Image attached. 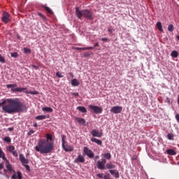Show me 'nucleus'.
<instances>
[{"label": "nucleus", "mask_w": 179, "mask_h": 179, "mask_svg": "<svg viewBox=\"0 0 179 179\" xmlns=\"http://www.w3.org/2000/svg\"><path fill=\"white\" fill-rule=\"evenodd\" d=\"M6 103H8V105ZM2 106V110L4 113L7 114H16L17 113H23L26 111L27 108H26V105L21 102L19 99H7L3 100L2 102H0V107Z\"/></svg>", "instance_id": "1"}, {"label": "nucleus", "mask_w": 179, "mask_h": 179, "mask_svg": "<svg viewBox=\"0 0 179 179\" xmlns=\"http://www.w3.org/2000/svg\"><path fill=\"white\" fill-rule=\"evenodd\" d=\"M36 152L42 154L51 153L54 150V143L48 141V140L40 141L38 146L36 147Z\"/></svg>", "instance_id": "2"}, {"label": "nucleus", "mask_w": 179, "mask_h": 179, "mask_svg": "<svg viewBox=\"0 0 179 179\" xmlns=\"http://www.w3.org/2000/svg\"><path fill=\"white\" fill-rule=\"evenodd\" d=\"M76 15L78 19H82V17H84L88 20H93V13L89 10H80L78 7H76Z\"/></svg>", "instance_id": "3"}, {"label": "nucleus", "mask_w": 179, "mask_h": 179, "mask_svg": "<svg viewBox=\"0 0 179 179\" xmlns=\"http://www.w3.org/2000/svg\"><path fill=\"white\" fill-rule=\"evenodd\" d=\"M16 86H17V84H8L6 85V87L7 89H11V92L13 93H22V92H24V90H26V87H17V88H15L16 87Z\"/></svg>", "instance_id": "4"}, {"label": "nucleus", "mask_w": 179, "mask_h": 179, "mask_svg": "<svg viewBox=\"0 0 179 179\" xmlns=\"http://www.w3.org/2000/svg\"><path fill=\"white\" fill-rule=\"evenodd\" d=\"M89 108L92 110L95 114H101L103 113V108L97 106L90 105Z\"/></svg>", "instance_id": "5"}, {"label": "nucleus", "mask_w": 179, "mask_h": 179, "mask_svg": "<svg viewBox=\"0 0 179 179\" xmlns=\"http://www.w3.org/2000/svg\"><path fill=\"white\" fill-rule=\"evenodd\" d=\"M107 162V161L106 160V159H102L101 162L98 161L97 162V168L99 170H104V169H106V163Z\"/></svg>", "instance_id": "6"}, {"label": "nucleus", "mask_w": 179, "mask_h": 179, "mask_svg": "<svg viewBox=\"0 0 179 179\" xmlns=\"http://www.w3.org/2000/svg\"><path fill=\"white\" fill-rule=\"evenodd\" d=\"M122 111V106H113L110 109V113L113 114H120Z\"/></svg>", "instance_id": "7"}, {"label": "nucleus", "mask_w": 179, "mask_h": 179, "mask_svg": "<svg viewBox=\"0 0 179 179\" xmlns=\"http://www.w3.org/2000/svg\"><path fill=\"white\" fill-rule=\"evenodd\" d=\"M83 150L84 153H85L90 159H93V157H94V153H93V152H92L87 147H85Z\"/></svg>", "instance_id": "8"}, {"label": "nucleus", "mask_w": 179, "mask_h": 179, "mask_svg": "<svg viewBox=\"0 0 179 179\" xmlns=\"http://www.w3.org/2000/svg\"><path fill=\"white\" fill-rule=\"evenodd\" d=\"M91 134L92 136L96 137V138H101L103 136V133L99 131V130L93 129L91 131Z\"/></svg>", "instance_id": "9"}, {"label": "nucleus", "mask_w": 179, "mask_h": 179, "mask_svg": "<svg viewBox=\"0 0 179 179\" xmlns=\"http://www.w3.org/2000/svg\"><path fill=\"white\" fill-rule=\"evenodd\" d=\"M20 160L22 166H24V164H29V159H26L22 154H20Z\"/></svg>", "instance_id": "10"}, {"label": "nucleus", "mask_w": 179, "mask_h": 179, "mask_svg": "<svg viewBox=\"0 0 179 179\" xmlns=\"http://www.w3.org/2000/svg\"><path fill=\"white\" fill-rule=\"evenodd\" d=\"M2 20L4 23H8L9 22V13L4 12L2 16Z\"/></svg>", "instance_id": "11"}, {"label": "nucleus", "mask_w": 179, "mask_h": 179, "mask_svg": "<svg viewBox=\"0 0 179 179\" xmlns=\"http://www.w3.org/2000/svg\"><path fill=\"white\" fill-rule=\"evenodd\" d=\"M74 163H85V157L83 155H78L75 159Z\"/></svg>", "instance_id": "12"}, {"label": "nucleus", "mask_w": 179, "mask_h": 179, "mask_svg": "<svg viewBox=\"0 0 179 179\" xmlns=\"http://www.w3.org/2000/svg\"><path fill=\"white\" fill-rule=\"evenodd\" d=\"M109 172L110 174L115 177V178H120V173L117 170H110Z\"/></svg>", "instance_id": "13"}, {"label": "nucleus", "mask_w": 179, "mask_h": 179, "mask_svg": "<svg viewBox=\"0 0 179 179\" xmlns=\"http://www.w3.org/2000/svg\"><path fill=\"white\" fill-rule=\"evenodd\" d=\"M65 138L66 137L64 135L62 136V148L64 149V150L66 152H69V150H72V149L69 150V149L65 148Z\"/></svg>", "instance_id": "14"}, {"label": "nucleus", "mask_w": 179, "mask_h": 179, "mask_svg": "<svg viewBox=\"0 0 179 179\" xmlns=\"http://www.w3.org/2000/svg\"><path fill=\"white\" fill-rule=\"evenodd\" d=\"M91 141H92V142H94L97 145H99V146H101V145H103V142L101 140L97 139L96 138H91Z\"/></svg>", "instance_id": "15"}, {"label": "nucleus", "mask_w": 179, "mask_h": 179, "mask_svg": "<svg viewBox=\"0 0 179 179\" xmlns=\"http://www.w3.org/2000/svg\"><path fill=\"white\" fill-rule=\"evenodd\" d=\"M76 121L81 125H85V124H86V121L83 118L76 117Z\"/></svg>", "instance_id": "16"}, {"label": "nucleus", "mask_w": 179, "mask_h": 179, "mask_svg": "<svg viewBox=\"0 0 179 179\" xmlns=\"http://www.w3.org/2000/svg\"><path fill=\"white\" fill-rule=\"evenodd\" d=\"M166 153L168 155H171V156H176V155H177V152H176L174 150H171V149L167 150Z\"/></svg>", "instance_id": "17"}, {"label": "nucleus", "mask_w": 179, "mask_h": 179, "mask_svg": "<svg viewBox=\"0 0 179 179\" xmlns=\"http://www.w3.org/2000/svg\"><path fill=\"white\" fill-rule=\"evenodd\" d=\"M45 118H48L47 115H38L36 117V120H38L39 121H41V120H45Z\"/></svg>", "instance_id": "18"}, {"label": "nucleus", "mask_w": 179, "mask_h": 179, "mask_svg": "<svg viewBox=\"0 0 179 179\" xmlns=\"http://www.w3.org/2000/svg\"><path fill=\"white\" fill-rule=\"evenodd\" d=\"M71 85L73 86H79L80 85L79 80H78L77 79H73L71 80Z\"/></svg>", "instance_id": "19"}, {"label": "nucleus", "mask_w": 179, "mask_h": 179, "mask_svg": "<svg viewBox=\"0 0 179 179\" xmlns=\"http://www.w3.org/2000/svg\"><path fill=\"white\" fill-rule=\"evenodd\" d=\"M77 110H78V111H80V113H87V110H86V108H85L83 106H78Z\"/></svg>", "instance_id": "20"}, {"label": "nucleus", "mask_w": 179, "mask_h": 179, "mask_svg": "<svg viewBox=\"0 0 179 179\" xmlns=\"http://www.w3.org/2000/svg\"><path fill=\"white\" fill-rule=\"evenodd\" d=\"M42 110L46 113H52V108H51V107H43Z\"/></svg>", "instance_id": "21"}, {"label": "nucleus", "mask_w": 179, "mask_h": 179, "mask_svg": "<svg viewBox=\"0 0 179 179\" xmlns=\"http://www.w3.org/2000/svg\"><path fill=\"white\" fill-rule=\"evenodd\" d=\"M171 56L172 57V58H177V57H178V52L176 50L172 51L171 53Z\"/></svg>", "instance_id": "22"}, {"label": "nucleus", "mask_w": 179, "mask_h": 179, "mask_svg": "<svg viewBox=\"0 0 179 179\" xmlns=\"http://www.w3.org/2000/svg\"><path fill=\"white\" fill-rule=\"evenodd\" d=\"M5 162H6V169L9 170V171H12V166H10V164H9V161L8 159H4Z\"/></svg>", "instance_id": "23"}, {"label": "nucleus", "mask_w": 179, "mask_h": 179, "mask_svg": "<svg viewBox=\"0 0 179 179\" xmlns=\"http://www.w3.org/2000/svg\"><path fill=\"white\" fill-rule=\"evenodd\" d=\"M157 27L159 30V31H163V27L162 26V22H158L157 23Z\"/></svg>", "instance_id": "24"}, {"label": "nucleus", "mask_w": 179, "mask_h": 179, "mask_svg": "<svg viewBox=\"0 0 179 179\" xmlns=\"http://www.w3.org/2000/svg\"><path fill=\"white\" fill-rule=\"evenodd\" d=\"M107 169H115V165L113 164L112 163H108L106 164Z\"/></svg>", "instance_id": "25"}, {"label": "nucleus", "mask_w": 179, "mask_h": 179, "mask_svg": "<svg viewBox=\"0 0 179 179\" xmlns=\"http://www.w3.org/2000/svg\"><path fill=\"white\" fill-rule=\"evenodd\" d=\"M0 157L3 159V160H6V158L5 157V154H3V152H2V150L0 148Z\"/></svg>", "instance_id": "26"}, {"label": "nucleus", "mask_w": 179, "mask_h": 179, "mask_svg": "<svg viewBox=\"0 0 179 179\" xmlns=\"http://www.w3.org/2000/svg\"><path fill=\"white\" fill-rule=\"evenodd\" d=\"M103 157H105L106 159H108V160H110V159H111V154L110 153H106L103 155Z\"/></svg>", "instance_id": "27"}, {"label": "nucleus", "mask_w": 179, "mask_h": 179, "mask_svg": "<svg viewBox=\"0 0 179 179\" xmlns=\"http://www.w3.org/2000/svg\"><path fill=\"white\" fill-rule=\"evenodd\" d=\"M47 141H52V135L50 134H46Z\"/></svg>", "instance_id": "28"}, {"label": "nucleus", "mask_w": 179, "mask_h": 179, "mask_svg": "<svg viewBox=\"0 0 179 179\" xmlns=\"http://www.w3.org/2000/svg\"><path fill=\"white\" fill-rule=\"evenodd\" d=\"M8 151L10 152V153H12L13 152H15V146L13 145L9 146Z\"/></svg>", "instance_id": "29"}, {"label": "nucleus", "mask_w": 179, "mask_h": 179, "mask_svg": "<svg viewBox=\"0 0 179 179\" xmlns=\"http://www.w3.org/2000/svg\"><path fill=\"white\" fill-rule=\"evenodd\" d=\"M11 57L13 58H17L19 57V55L17 54V52H15L11 53Z\"/></svg>", "instance_id": "30"}, {"label": "nucleus", "mask_w": 179, "mask_h": 179, "mask_svg": "<svg viewBox=\"0 0 179 179\" xmlns=\"http://www.w3.org/2000/svg\"><path fill=\"white\" fill-rule=\"evenodd\" d=\"M31 52V50H30V49H29V48H24V52L25 53V54H29V53H30Z\"/></svg>", "instance_id": "31"}, {"label": "nucleus", "mask_w": 179, "mask_h": 179, "mask_svg": "<svg viewBox=\"0 0 179 179\" xmlns=\"http://www.w3.org/2000/svg\"><path fill=\"white\" fill-rule=\"evenodd\" d=\"M167 136H168V139H169V141H172V139L174 138V135L172 134H168Z\"/></svg>", "instance_id": "32"}, {"label": "nucleus", "mask_w": 179, "mask_h": 179, "mask_svg": "<svg viewBox=\"0 0 179 179\" xmlns=\"http://www.w3.org/2000/svg\"><path fill=\"white\" fill-rule=\"evenodd\" d=\"M168 30L169 31H173V30H174V27L173 26V24L169 25Z\"/></svg>", "instance_id": "33"}, {"label": "nucleus", "mask_w": 179, "mask_h": 179, "mask_svg": "<svg viewBox=\"0 0 179 179\" xmlns=\"http://www.w3.org/2000/svg\"><path fill=\"white\" fill-rule=\"evenodd\" d=\"M45 10H47V12H48V13H50V15H52V10H51V8H48V7H45Z\"/></svg>", "instance_id": "34"}, {"label": "nucleus", "mask_w": 179, "mask_h": 179, "mask_svg": "<svg viewBox=\"0 0 179 179\" xmlns=\"http://www.w3.org/2000/svg\"><path fill=\"white\" fill-rule=\"evenodd\" d=\"M0 62H1V64H5V57H3V56L0 55Z\"/></svg>", "instance_id": "35"}, {"label": "nucleus", "mask_w": 179, "mask_h": 179, "mask_svg": "<svg viewBox=\"0 0 179 179\" xmlns=\"http://www.w3.org/2000/svg\"><path fill=\"white\" fill-rule=\"evenodd\" d=\"M4 142H10V138H9L8 136H6L3 138Z\"/></svg>", "instance_id": "36"}, {"label": "nucleus", "mask_w": 179, "mask_h": 179, "mask_svg": "<svg viewBox=\"0 0 179 179\" xmlns=\"http://www.w3.org/2000/svg\"><path fill=\"white\" fill-rule=\"evenodd\" d=\"M56 76H57V78H64V76L59 72L56 73Z\"/></svg>", "instance_id": "37"}, {"label": "nucleus", "mask_w": 179, "mask_h": 179, "mask_svg": "<svg viewBox=\"0 0 179 179\" xmlns=\"http://www.w3.org/2000/svg\"><path fill=\"white\" fill-rule=\"evenodd\" d=\"M76 50H78V51H85L86 48H76Z\"/></svg>", "instance_id": "38"}, {"label": "nucleus", "mask_w": 179, "mask_h": 179, "mask_svg": "<svg viewBox=\"0 0 179 179\" xmlns=\"http://www.w3.org/2000/svg\"><path fill=\"white\" fill-rule=\"evenodd\" d=\"M29 94H38V92L37 91H32L29 92Z\"/></svg>", "instance_id": "39"}, {"label": "nucleus", "mask_w": 179, "mask_h": 179, "mask_svg": "<svg viewBox=\"0 0 179 179\" xmlns=\"http://www.w3.org/2000/svg\"><path fill=\"white\" fill-rule=\"evenodd\" d=\"M104 178L105 179H111V178H110V174L109 173H107L106 175H105Z\"/></svg>", "instance_id": "40"}, {"label": "nucleus", "mask_w": 179, "mask_h": 179, "mask_svg": "<svg viewBox=\"0 0 179 179\" xmlns=\"http://www.w3.org/2000/svg\"><path fill=\"white\" fill-rule=\"evenodd\" d=\"M17 176L19 179H22V173L20 172H17Z\"/></svg>", "instance_id": "41"}, {"label": "nucleus", "mask_w": 179, "mask_h": 179, "mask_svg": "<svg viewBox=\"0 0 179 179\" xmlns=\"http://www.w3.org/2000/svg\"><path fill=\"white\" fill-rule=\"evenodd\" d=\"M11 153L13 155V156H15V157H17V151H13Z\"/></svg>", "instance_id": "42"}, {"label": "nucleus", "mask_w": 179, "mask_h": 179, "mask_svg": "<svg viewBox=\"0 0 179 179\" xmlns=\"http://www.w3.org/2000/svg\"><path fill=\"white\" fill-rule=\"evenodd\" d=\"M84 57H85V58H87L88 57H90V53H84Z\"/></svg>", "instance_id": "43"}, {"label": "nucleus", "mask_w": 179, "mask_h": 179, "mask_svg": "<svg viewBox=\"0 0 179 179\" xmlns=\"http://www.w3.org/2000/svg\"><path fill=\"white\" fill-rule=\"evenodd\" d=\"M97 177H99V178H103L104 176H103V173H98Z\"/></svg>", "instance_id": "44"}, {"label": "nucleus", "mask_w": 179, "mask_h": 179, "mask_svg": "<svg viewBox=\"0 0 179 179\" xmlns=\"http://www.w3.org/2000/svg\"><path fill=\"white\" fill-rule=\"evenodd\" d=\"M176 120H177V122L179 123V114L176 115Z\"/></svg>", "instance_id": "45"}, {"label": "nucleus", "mask_w": 179, "mask_h": 179, "mask_svg": "<svg viewBox=\"0 0 179 179\" xmlns=\"http://www.w3.org/2000/svg\"><path fill=\"white\" fill-rule=\"evenodd\" d=\"M24 166L26 168V170H30V166L29 165L25 164Z\"/></svg>", "instance_id": "46"}, {"label": "nucleus", "mask_w": 179, "mask_h": 179, "mask_svg": "<svg viewBox=\"0 0 179 179\" xmlns=\"http://www.w3.org/2000/svg\"><path fill=\"white\" fill-rule=\"evenodd\" d=\"M94 47H86L85 50H94Z\"/></svg>", "instance_id": "47"}, {"label": "nucleus", "mask_w": 179, "mask_h": 179, "mask_svg": "<svg viewBox=\"0 0 179 179\" xmlns=\"http://www.w3.org/2000/svg\"><path fill=\"white\" fill-rule=\"evenodd\" d=\"M32 134H34V131L33 130H30L28 133V135H32Z\"/></svg>", "instance_id": "48"}, {"label": "nucleus", "mask_w": 179, "mask_h": 179, "mask_svg": "<svg viewBox=\"0 0 179 179\" xmlns=\"http://www.w3.org/2000/svg\"><path fill=\"white\" fill-rule=\"evenodd\" d=\"M73 96H79V93H78V92L73 93Z\"/></svg>", "instance_id": "49"}, {"label": "nucleus", "mask_w": 179, "mask_h": 179, "mask_svg": "<svg viewBox=\"0 0 179 179\" xmlns=\"http://www.w3.org/2000/svg\"><path fill=\"white\" fill-rule=\"evenodd\" d=\"M17 178V176H16V174H14L12 176V178H13V179H15Z\"/></svg>", "instance_id": "50"}, {"label": "nucleus", "mask_w": 179, "mask_h": 179, "mask_svg": "<svg viewBox=\"0 0 179 179\" xmlns=\"http://www.w3.org/2000/svg\"><path fill=\"white\" fill-rule=\"evenodd\" d=\"M166 103L170 104V99H169V97H166Z\"/></svg>", "instance_id": "51"}, {"label": "nucleus", "mask_w": 179, "mask_h": 179, "mask_svg": "<svg viewBox=\"0 0 179 179\" xmlns=\"http://www.w3.org/2000/svg\"><path fill=\"white\" fill-rule=\"evenodd\" d=\"M3 169V164H0V170H2Z\"/></svg>", "instance_id": "52"}, {"label": "nucleus", "mask_w": 179, "mask_h": 179, "mask_svg": "<svg viewBox=\"0 0 179 179\" xmlns=\"http://www.w3.org/2000/svg\"><path fill=\"white\" fill-rule=\"evenodd\" d=\"M108 39H107V38H103L101 39L102 41H107Z\"/></svg>", "instance_id": "53"}, {"label": "nucleus", "mask_w": 179, "mask_h": 179, "mask_svg": "<svg viewBox=\"0 0 179 179\" xmlns=\"http://www.w3.org/2000/svg\"><path fill=\"white\" fill-rule=\"evenodd\" d=\"M100 157H99V155H96L95 157H94V160H97L98 159H99Z\"/></svg>", "instance_id": "54"}, {"label": "nucleus", "mask_w": 179, "mask_h": 179, "mask_svg": "<svg viewBox=\"0 0 179 179\" xmlns=\"http://www.w3.org/2000/svg\"><path fill=\"white\" fill-rule=\"evenodd\" d=\"M94 47H99V43H95L94 45Z\"/></svg>", "instance_id": "55"}, {"label": "nucleus", "mask_w": 179, "mask_h": 179, "mask_svg": "<svg viewBox=\"0 0 179 179\" xmlns=\"http://www.w3.org/2000/svg\"><path fill=\"white\" fill-rule=\"evenodd\" d=\"M34 127L35 128H37V127H38L37 123H34Z\"/></svg>", "instance_id": "56"}, {"label": "nucleus", "mask_w": 179, "mask_h": 179, "mask_svg": "<svg viewBox=\"0 0 179 179\" xmlns=\"http://www.w3.org/2000/svg\"><path fill=\"white\" fill-rule=\"evenodd\" d=\"M108 31H109L110 33H113V29H108Z\"/></svg>", "instance_id": "57"}, {"label": "nucleus", "mask_w": 179, "mask_h": 179, "mask_svg": "<svg viewBox=\"0 0 179 179\" xmlns=\"http://www.w3.org/2000/svg\"><path fill=\"white\" fill-rule=\"evenodd\" d=\"M33 68H35V69H37V66L36 65H32Z\"/></svg>", "instance_id": "58"}, {"label": "nucleus", "mask_w": 179, "mask_h": 179, "mask_svg": "<svg viewBox=\"0 0 179 179\" xmlns=\"http://www.w3.org/2000/svg\"><path fill=\"white\" fill-rule=\"evenodd\" d=\"M13 128H8V131H12Z\"/></svg>", "instance_id": "59"}, {"label": "nucleus", "mask_w": 179, "mask_h": 179, "mask_svg": "<svg viewBox=\"0 0 179 179\" xmlns=\"http://www.w3.org/2000/svg\"><path fill=\"white\" fill-rule=\"evenodd\" d=\"M40 16H42V17H43L44 19V16L43 15V14H39Z\"/></svg>", "instance_id": "60"}, {"label": "nucleus", "mask_w": 179, "mask_h": 179, "mask_svg": "<svg viewBox=\"0 0 179 179\" xmlns=\"http://www.w3.org/2000/svg\"><path fill=\"white\" fill-rule=\"evenodd\" d=\"M176 38L179 40V36H177Z\"/></svg>", "instance_id": "61"}]
</instances>
